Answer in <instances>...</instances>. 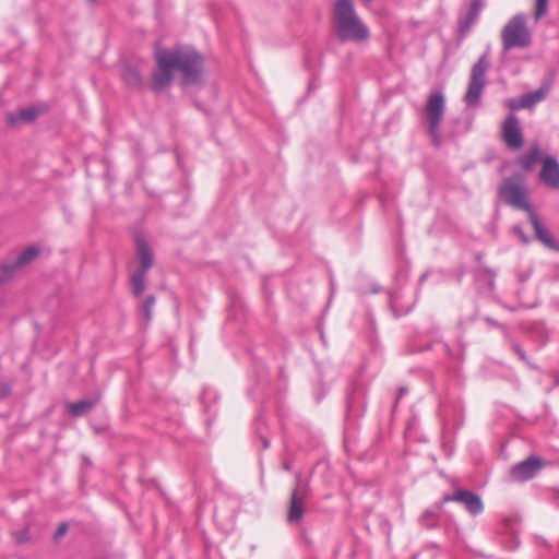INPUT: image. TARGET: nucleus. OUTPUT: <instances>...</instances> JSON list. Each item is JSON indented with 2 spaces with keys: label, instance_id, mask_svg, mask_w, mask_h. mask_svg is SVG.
<instances>
[{
  "label": "nucleus",
  "instance_id": "obj_28",
  "mask_svg": "<svg viewBox=\"0 0 559 559\" xmlns=\"http://www.w3.org/2000/svg\"><path fill=\"white\" fill-rule=\"evenodd\" d=\"M156 304V298L154 295H147L142 305H141V311L144 316L145 324H150L152 318H153V308Z\"/></svg>",
  "mask_w": 559,
  "mask_h": 559
},
{
  "label": "nucleus",
  "instance_id": "obj_20",
  "mask_svg": "<svg viewBox=\"0 0 559 559\" xmlns=\"http://www.w3.org/2000/svg\"><path fill=\"white\" fill-rule=\"evenodd\" d=\"M539 158L540 148L539 145L536 143L531 147L528 153H525L519 157V164L524 170L530 171L535 167Z\"/></svg>",
  "mask_w": 559,
  "mask_h": 559
},
{
  "label": "nucleus",
  "instance_id": "obj_38",
  "mask_svg": "<svg viewBox=\"0 0 559 559\" xmlns=\"http://www.w3.org/2000/svg\"><path fill=\"white\" fill-rule=\"evenodd\" d=\"M407 393H408V389H407L406 386H400V388H399L397 396H396L395 402H394V407H396V406H397V404H399L400 400H401L404 395H406Z\"/></svg>",
  "mask_w": 559,
  "mask_h": 559
},
{
  "label": "nucleus",
  "instance_id": "obj_9",
  "mask_svg": "<svg viewBox=\"0 0 559 559\" xmlns=\"http://www.w3.org/2000/svg\"><path fill=\"white\" fill-rule=\"evenodd\" d=\"M450 501L462 503L465 509L474 516L480 514L484 511V504L480 496L472 490L460 489L453 493L443 496V502Z\"/></svg>",
  "mask_w": 559,
  "mask_h": 559
},
{
  "label": "nucleus",
  "instance_id": "obj_24",
  "mask_svg": "<svg viewBox=\"0 0 559 559\" xmlns=\"http://www.w3.org/2000/svg\"><path fill=\"white\" fill-rule=\"evenodd\" d=\"M147 272L136 271L131 275L132 294L139 298L145 289Z\"/></svg>",
  "mask_w": 559,
  "mask_h": 559
},
{
  "label": "nucleus",
  "instance_id": "obj_37",
  "mask_svg": "<svg viewBox=\"0 0 559 559\" xmlns=\"http://www.w3.org/2000/svg\"><path fill=\"white\" fill-rule=\"evenodd\" d=\"M11 393V385L9 383H2L0 385V400L9 396Z\"/></svg>",
  "mask_w": 559,
  "mask_h": 559
},
{
  "label": "nucleus",
  "instance_id": "obj_3",
  "mask_svg": "<svg viewBox=\"0 0 559 559\" xmlns=\"http://www.w3.org/2000/svg\"><path fill=\"white\" fill-rule=\"evenodd\" d=\"M445 112V97L441 91L432 92L426 103L425 116L428 121L427 132L431 138L433 146L442 145V134L440 126Z\"/></svg>",
  "mask_w": 559,
  "mask_h": 559
},
{
  "label": "nucleus",
  "instance_id": "obj_25",
  "mask_svg": "<svg viewBox=\"0 0 559 559\" xmlns=\"http://www.w3.org/2000/svg\"><path fill=\"white\" fill-rule=\"evenodd\" d=\"M495 278L496 272L489 267H484L477 272L476 280L477 282H486L487 287L486 292L492 293L495 290Z\"/></svg>",
  "mask_w": 559,
  "mask_h": 559
},
{
  "label": "nucleus",
  "instance_id": "obj_29",
  "mask_svg": "<svg viewBox=\"0 0 559 559\" xmlns=\"http://www.w3.org/2000/svg\"><path fill=\"white\" fill-rule=\"evenodd\" d=\"M435 345L441 346L442 350L447 355H451L450 346L445 342H442V341H440V342H437V341L428 342V343H426L423 346H416V345L411 344L409 347H408V350L411 353H420V352H425V350L431 349Z\"/></svg>",
  "mask_w": 559,
  "mask_h": 559
},
{
  "label": "nucleus",
  "instance_id": "obj_16",
  "mask_svg": "<svg viewBox=\"0 0 559 559\" xmlns=\"http://www.w3.org/2000/svg\"><path fill=\"white\" fill-rule=\"evenodd\" d=\"M551 83H552L551 80H546L542 83V85L537 90L526 93V94H523L522 97H523V104L525 105V107L532 108L536 104L543 102L548 96V94L551 90Z\"/></svg>",
  "mask_w": 559,
  "mask_h": 559
},
{
  "label": "nucleus",
  "instance_id": "obj_27",
  "mask_svg": "<svg viewBox=\"0 0 559 559\" xmlns=\"http://www.w3.org/2000/svg\"><path fill=\"white\" fill-rule=\"evenodd\" d=\"M506 340L508 341L511 349L516 354L521 361H523L526 366H528L532 369L537 368V366H535L531 361L530 357L526 355L525 350L521 347V345L511 337V334H509V338Z\"/></svg>",
  "mask_w": 559,
  "mask_h": 559
},
{
  "label": "nucleus",
  "instance_id": "obj_14",
  "mask_svg": "<svg viewBox=\"0 0 559 559\" xmlns=\"http://www.w3.org/2000/svg\"><path fill=\"white\" fill-rule=\"evenodd\" d=\"M528 218L534 228L537 240L540 241L546 248L559 251V245L555 241L550 231L542 225L536 212H532Z\"/></svg>",
  "mask_w": 559,
  "mask_h": 559
},
{
  "label": "nucleus",
  "instance_id": "obj_12",
  "mask_svg": "<svg viewBox=\"0 0 559 559\" xmlns=\"http://www.w3.org/2000/svg\"><path fill=\"white\" fill-rule=\"evenodd\" d=\"M539 178L546 187L559 190V163L556 157L546 156L543 159Z\"/></svg>",
  "mask_w": 559,
  "mask_h": 559
},
{
  "label": "nucleus",
  "instance_id": "obj_10",
  "mask_svg": "<svg viewBox=\"0 0 559 559\" xmlns=\"http://www.w3.org/2000/svg\"><path fill=\"white\" fill-rule=\"evenodd\" d=\"M38 254L39 249L31 246L20 252L12 263L2 264L0 269V286L9 281L17 269L32 262Z\"/></svg>",
  "mask_w": 559,
  "mask_h": 559
},
{
  "label": "nucleus",
  "instance_id": "obj_21",
  "mask_svg": "<svg viewBox=\"0 0 559 559\" xmlns=\"http://www.w3.org/2000/svg\"><path fill=\"white\" fill-rule=\"evenodd\" d=\"M443 503L444 502H443V499H442L439 503H437L432 508L427 509L423 513V515L420 516V521H421L424 526H426L428 528H433V527L437 526L438 520H439V516H440V512H441V508H442Z\"/></svg>",
  "mask_w": 559,
  "mask_h": 559
},
{
  "label": "nucleus",
  "instance_id": "obj_8",
  "mask_svg": "<svg viewBox=\"0 0 559 559\" xmlns=\"http://www.w3.org/2000/svg\"><path fill=\"white\" fill-rule=\"evenodd\" d=\"M544 465L545 461L533 454L513 465L510 469V476L513 480L526 481L532 479Z\"/></svg>",
  "mask_w": 559,
  "mask_h": 559
},
{
  "label": "nucleus",
  "instance_id": "obj_39",
  "mask_svg": "<svg viewBox=\"0 0 559 559\" xmlns=\"http://www.w3.org/2000/svg\"><path fill=\"white\" fill-rule=\"evenodd\" d=\"M440 415L443 419H445L448 416V409L443 403H440Z\"/></svg>",
  "mask_w": 559,
  "mask_h": 559
},
{
  "label": "nucleus",
  "instance_id": "obj_26",
  "mask_svg": "<svg viewBox=\"0 0 559 559\" xmlns=\"http://www.w3.org/2000/svg\"><path fill=\"white\" fill-rule=\"evenodd\" d=\"M400 299L401 293L399 290L390 293V306L396 317L407 314L415 305V302H413L409 307L404 309L399 304Z\"/></svg>",
  "mask_w": 559,
  "mask_h": 559
},
{
  "label": "nucleus",
  "instance_id": "obj_33",
  "mask_svg": "<svg viewBox=\"0 0 559 559\" xmlns=\"http://www.w3.org/2000/svg\"><path fill=\"white\" fill-rule=\"evenodd\" d=\"M506 106L509 109H511V110H519V109L526 108L525 105L523 104V97L522 96L520 98L507 99L506 100Z\"/></svg>",
  "mask_w": 559,
  "mask_h": 559
},
{
  "label": "nucleus",
  "instance_id": "obj_11",
  "mask_svg": "<svg viewBox=\"0 0 559 559\" xmlns=\"http://www.w3.org/2000/svg\"><path fill=\"white\" fill-rule=\"evenodd\" d=\"M502 138L507 146L510 148H521L524 143L523 133L520 128L519 119L515 115L510 114L502 126Z\"/></svg>",
  "mask_w": 559,
  "mask_h": 559
},
{
  "label": "nucleus",
  "instance_id": "obj_31",
  "mask_svg": "<svg viewBox=\"0 0 559 559\" xmlns=\"http://www.w3.org/2000/svg\"><path fill=\"white\" fill-rule=\"evenodd\" d=\"M38 116V110L34 107L23 108L19 112L20 119L24 121H33Z\"/></svg>",
  "mask_w": 559,
  "mask_h": 559
},
{
  "label": "nucleus",
  "instance_id": "obj_23",
  "mask_svg": "<svg viewBox=\"0 0 559 559\" xmlns=\"http://www.w3.org/2000/svg\"><path fill=\"white\" fill-rule=\"evenodd\" d=\"M121 75L127 85L131 87H139L142 85V75L132 66H124L121 71Z\"/></svg>",
  "mask_w": 559,
  "mask_h": 559
},
{
  "label": "nucleus",
  "instance_id": "obj_7",
  "mask_svg": "<svg viewBox=\"0 0 559 559\" xmlns=\"http://www.w3.org/2000/svg\"><path fill=\"white\" fill-rule=\"evenodd\" d=\"M499 197L504 203L525 211L528 216L532 212H535L530 204L526 189L511 178H506L500 186Z\"/></svg>",
  "mask_w": 559,
  "mask_h": 559
},
{
  "label": "nucleus",
  "instance_id": "obj_18",
  "mask_svg": "<svg viewBox=\"0 0 559 559\" xmlns=\"http://www.w3.org/2000/svg\"><path fill=\"white\" fill-rule=\"evenodd\" d=\"M218 399V394L215 389L211 386H204L201 393L200 400L203 404L204 413L209 416L206 419L210 420V416H214L216 414V409L214 408V404Z\"/></svg>",
  "mask_w": 559,
  "mask_h": 559
},
{
  "label": "nucleus",
  "instance_id": "obj_40",
  "mask_svg": "<svg viewBox=\"0 0 559 559\" xmlns=\"http://www.w3.org/2000/svg\"><path fill=\"white\" fill-rule=\"evenodd\" d=\"M325 395V392H320L319 394L316 395V401L319 403Z\"/></svg>",
  "mask_w": 559,
  "mask_h": 559
},
{
  "label": "nucleus",
  "instance_id": "obj_2",
  "mask_svg": "<svg viewBox=\"0 0 559 559\" xmlns=\"http://www.w3.org/2000/svg\"><path fill=\"white\" fill-rule=\"evenodd\" d=\"M333 24L336 37L341 43L361 44L370 38V29L356 13L352 0H336Z\"/></svg>",
  "mask_w": 559,
  "mask_h": 559
},
{
  "label": "nucleus",
  "instance_id": "obj_6",
  "mask_svg": "<svg viewBox=\"0 0 559 559\" xmlns=\"http://www.w3.org/2000/svg\"><path fill=\"white\" fill-rule=\"evenodd\" d=\"M489 68L487 53L481 55L474 63L469 74V81L464 102L468 107L478 106L486 86V72Z\"/></svg>",
  "mask_w": 559,
  "mask_h": 559
},
{
  "label": "nucleus",
  "instance_id": "obj_13",
  "mask_svg": "<svg viewBox=\"0 0 559 559\" xmlns=\"http://www.w3.org/2000/svg\"><path fill=\"white\" fill-rule=\"evenodd\" d=\"M483 0H472L468 10L459 17V28L465 34L477 22L478 16L484 8Z\"/></svg>",
  "mask_w": 559,
  "mask_h": 559
},
{
  "label": "nucleus",
  "instance_id": "obj_36",
  "mask_svg": "<svg viewBox=\"0 0 559 559\" xmlns=\"http://www.w3.org/2000/svg\"><path fill=\"white\" fill-rule=\"evenodd\" d=\"M68 531V523L62 522L59 524L58 528L55 532V539L61 538Z\"/></svg>",
  "mask_w": 559,
  "mask_h": 559
},
{
  "label": "nucleus",
  "instance_id": "obj_19",
  "mask_svg": "<svg viewBox=\"0 0 559 559\" xmlns=\"http://www.w3.org/2000/svg\"><path fill=\"white\" fill-rule=\"evenodd\" d=\"M254 432L261 441V449L266 450L270 447L269 427L262 413L253 421Z\"/></svg>",
  "mask_w": 559,
  "mask_h": 559
},
{
  "label": "nucleus",
  "instance_id": "obj_34",
  "mask_svg": "<svg viewBox=\"0 0 559 559\" xmlns=\"http://www.w3.org/2000/svg\"><path fill=\"white\" fill-rule=\"evenodd\" d=\"M485 321L492 326L499 328L502 331L504 338H509L510 332L504 324L498 322L497 320H495L490 317H486Z\"/></svg>",
  "mask_w": 559,
  "mask_h": 559
},
{
  "label": "nucleus",
  "instance_id": "obj_30",
  "mask_svg": "<svg viewBox=\"0 0 559 559\" xmlns=\"http://www.w3.org/2000/svg\"><path fill=\"white\" fill-rule=\"evenodd\" d=\"M346 411L348 415H357L356 392H349L346 397Z\"/></svg>",
  "mask_w": 559,
  "mask_h": 559
},
{
  "label": "nucleus",
  "instance_id": "obj_22",
  "mask_svg": "<svg viewBox=\"0 0 559 559\" xmlns=\"http://www.w3.org/2000/svg\"><path fill=\"white\" fill-rule=\"evenodd\" d=\"M97 403V400H80L68 405V411L73 417L87 414Z\"/></svg>",
  "mask_w": 559,
  "mask_h": 559
},
{
  "label": "nucleus",
  "instance_id": "obj_35",
  "mask_svg": "<svg viewBox=\"0 0 559 559\" xmlns=\"http://www.w3.org/2000/svg\"><path fill=\"white\" fill-rule=\"evenodd\" d=\"M514 233L519 236V238L522 240L524 245L530 243L528 236L524 233V230L521 228V226H514L513 227Z\"/></svg>",
  "mask_w": 559,
  "mask_h": 559
},
{
  "label": "nucleus",
  "instance_id": "obj_42",
  "mask_svg": "<svg viewBox=\"0 0 559 559\" xmlns=\"http://www.w3.org/2000/svg\"><path fill=\"white\" fill-rule=\"evenodd\" d=\"M378 292H379L378 288L372 289V293H378Z\"/></svg>",
  "mask_w": 559,
  "mask_h": 559
},
{
  "label": "nucleus",
  "instance_id": "obj_17",
  "mask_svg": "<svg viewBox=\"0 0 559 559\" xmlns=\"http://www.w3.org/2000/svg\"><path fill=\"white\" fill-rule=\"evenodd\" d=\"M250 377L253 379L255 388L249 389V394L254 397L257 391L260 388L262 389L267 382V371L263 361L254 360Z\"/></svg>",
  "mask_w": 559,
  "mask_h": 559
},
{
  "label": "nucleus",
  "instance_id": "obj_41",
  "mask_svg": "<svg viewBox=\"0 0 559 559\" xmlns=\"http://www.w3.org/2000/svg\"><path fill=\"white\" fill-rule=\"evenodd\" d=\"M427 276H428V275H427V273H425V274H423V275H421V277H420V280H419V284H420V285L426 281Z\"/></svg>",
  "mask_w": 559,
  "mask_h": 559
},
{
  "label": "nucleus",
  "instance_id": "obj_5",
  "mask_svg": "<svg viewBox=\"0 0 559 559\" xmlns=\"http://www.w3.org/2000/svg\"><path fill=\"white\" fill-rule=\"evenodd\" d=\"M310 479L302 477L300 473L295 476V486L290 491L287 523L300 525L305 515V502L311 497Z\"/></svg>",
  "mask_w": 559,
  "mask_h": 559
},
{
  "label": "nucleus",
  "instance_id": "obj_1",
  "mask_svg": "<svg viewBox=\"0 0 559 559\" xmlns=\"http://www.w3.org/2000/svg\"><path fill=\"white\" fill-rule=\"evenodd\" d=\"M155 59L157 68L152 73V88L154 92H160L171 83L175 70L180 71L182 85H203L204 61L197 50L158 51Z\"/></svg>",
  "mask_w": 559,
  "mask_h": 559
},
{
  "label": "nucleus",
  "instance_id": "obj_4",
  "mask_svg": "<svg viewBox=\"0 0 559 559\" xmlns=\"http://www.w3.org/2000/svg\"><path fill=\"white\" fill-rule=\"evenodd\" d=\"M503 51L512 48H526L532 43L531 34L526 27L524 14L512 16L501 31Z\"/></svg>",
  "mask_w": 559,
  "mask_h": 559
},
{
  "label": "nucleus",
  "instance_id": "obj_15",
  "mask_svg": "<svg viewBox=\"0 0 559 559\" xmlns=\"http://www.w3.org/2000/svg\"><path fill=\"white\" fill-rule=\"evenodd\" d=\"M135 243H136V254L140 259V263H141L139 271L148 272V270L153 265V258H154L153 250L150 247V245L147 243V241H145L141 237H136Z\"/></svg>",
  "mask_w": 559,
  "mask_h": 559
},
{
  "label": "nucleus",
  "instance_id": "obj_32",
  "mask_svg": "<svg viewBox=\"0 0 559 559\" xmlns=\"http://www.w3.org/2000/svg\"><path fill=\"white\" fill-rule=\"evenodd\" d=\"M548 0H536L535 17L540 19L547 13Z\"/></svg>",
  "mask_w": 559,
  "mask_h": 559
}]
</instances>
